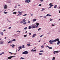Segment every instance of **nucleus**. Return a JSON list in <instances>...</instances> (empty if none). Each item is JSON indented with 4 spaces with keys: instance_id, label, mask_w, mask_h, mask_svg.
<instances>
[{
    "instance_id": "nucleus-39",
    "label": "nucleus",
    "mask_w": 60,
    "mask_h": 60,
    "mask_svg": "<svg viewBox=\"0 0 60 60\" xmlns=\"http://www.w3.org/2000/svg\"><path fill=\"white\" fill-rule=\"evenodd\" d=\"M43 50H41V51H39V52H43Z\"/></svg>"
},
{
    "instance_id": "nucleus-50",
    "label": "nucleus",
    "mask_w": 60,
    "mask_h": 60,
    "mask_svg": "<svg viewBox=\"0 0 60 60\" xmlns=\"http://www.w3.org/2000/svg\"><path fill=\"white\" fill-rule=\"evenodd\" d=\"M11 27H10L9 28H8V29H11Z\"/></svg>"
},
{
    "instance_id": "nucleus-9",
    "label": "nucleus",
    "mask_w": 60,
    "mask_h": 60,
    "mask_svg": "<svg viewBox=\"0 0 60 60\" xmlns=\"http://www.w3.org/2000/svg\"><path fill=\"white\" fill-rule=\"evenodd\" d=\"M36 21V19H34L32 20L33 22H35V21Z\"/></svg>"
},
{
    "instance_id": "nucleus-34",
    "label": "nucleus",
    "mask_w": 60,
    "mask_h": 60,
    "mask_svg": "<svg viewBox=\"0 0 60 60\" xmlns=\"http://www.w3.org/2000/svg\"><path fill=\"white\" fill-rule=\"evenodd\" d=\"M0 43L1 44H3V43H4L3 42H0Z\"/></svg>"
},
{
    "instance_id": "nucleus-4",
    "label": "nucleus",
    "mask_w": 60,
    "mask_h": 60,
    "mask_svg": "<svg viewBox=\"0 0 60 60\" xmlns=\"http://www.w3.org/2000/svg\"><path fill=\"white\" fill-rule=\"evenodd\" d=\"M55 41L54 40H51L49 41V42H55Z\"/></svg>"
},
{
    "instance_id": "nucleus-43",
    "label": "nucleus",
    "mask_w": 60,
    "mask_h": 60,
    "mask_svg": "<svg viewBox=\"0 0 60 60\" xmlns=\"http://www.w3.org/2000/svg\"><path fill=\"white\" fill-rule=\"evenodd\" d=\"M9 53H10V54H11V55H12V53L11 52H9Z\"/></svg>"
},
{
    "instance_id": "nucleus-57",
    "label": "nucleus",
    "mask_w": 60,
    "mask_h": 60,
    "mask_svg": "<svg viewBox=\"0 0 60 60\" xmlns=\"http://www.w3.org/2000/svg\"><path fill=\"white\" fill-rule=\"evenodd\" d=\"M29 34L30 35H31V33H30Z\"/></svg>"
},
{
    "instance_id": "nucleus-37",
    "label": "nucleus",
    "mask_w": 60,
    "mask_h": 60,
    "mask_svg": "<svg viewBox=\"0 0 60 60\" xmlns=\"http://www.w3.org/2000/svg\"><path fill=\"white\" fill-rule=\"evenodd\" d=\"M28 1V0H26L25 1V3H27Z\"/></svg>"
},
{
    "instance_id": "nucleus-30",
    "label": "nucleus",
    "mask_w": 60,
    "mask_h": 60,
    "mask_svg": "<svg viewBox=\"0 0 60 60\" xmlns=\"http://www.w3.org/2000/svg\"><path fill=\"white\" fill-rule=\"evenodd\" d=\"M19 49H22V47L21 46H20L18 48Z\"/></svg>"
},
{
    "instance_id": "nucleus-14",
    "label": "nucleus",
    "mask_w": 60,
    "mask_h": 60,
    "mask_svg": "<svg viewBox=\"0 0 60 60\" xmlns=\"http://www.w3.org/2000/svg\"><path fill=\"white\" fill-rule=\"evenodd\" d=\"M22 21H23V22H25L26 21V20L25 19H24L22 20Z\"/></svg>"
},
{
    "instance_id": "nucleus-49",
    "label": "nucleus",
    "mask_w": 60,
    "mask_h": 60,
    "mask_svg": "<svg viewBox=\"0 0 60 60\" xmlns=\"http://www.w3.org/2000/svg\"><path fill=\"white\" fill-rule=\"evenodd\" d=\"M27 36L26 35H24V37H26Z\"/></svg>"
},
{
    "instance_id": "nucleus-63",
    "label": "nucleus",
    "mask_w": 60,
    "mask_h": 60,
    "mask_svg": "<svg viewBox=\"0 0 60 60\" xmlns=\"http://www.w3.org/2000/svg\"><path fill=\"white\" fill-rule=\"evenodd\" d=\"M4 54V52H3L2 53V54Z\"/></svg>"
},
{
    "instance_id": "nucleus-2",
    "label": "nucleus",
    "mask_w": 60,
    "mask_h": 60,
    "mask_svg": "<svg viewBox=\"0 0 60 60\" xmlns=\"http://www.w3.org/2000/svg\"><path fill=\"white\" fill-rule=\"evenodd\" d=\"M16 56H10V57H8V58L9 59H11V58H12V57H15Z\"/></svg>"
},
{
    "instance_id": "nucleus-7",
    "label": "nucleus",
    "mask_w": 60,
    "mask_h": 60,
    "mask_svg": "<svg viewBox=\"0 0 60 60\" xmlns=\"http://www.w3.org/2000/svg\"><path fill=\"white\" fill-rule=\"evenodd\" d=\"M36 36V34H35L33 35L32 36V38H34Z\"/></svg>"
},
{
    "instance_id": "nucleus-13",
    "label": "nucleus",
    "mask_w": 60,
    "mask_h": 60,
    "mask_svg": "<svg viewBox=\"0 0 60 60\" xmlns=\"http://www.w3.org/2000/svg\"><path fill=\"white\" fill-rule=\"evenodd\" d=\"M57 43V45H59V44H60V41H59Z\"/></svg>"
},
{
    "instance_id": "nucleus-15",
    "label": "nucleus",
    "mask_w": 60,
    "mask_h": 60,
    "mask_svg": "<svg viewBox=\"0 0 60 60\" xmlns=\"http://www.w3.org/2000/svg\"><path fill=\"white\" fill-rule=\"evenodd\" d=\"M54 7V9H56V8L57 7V5H55V6Z\"/></svg>"
},
{
    "instance_id": "nucleus-27",
    "label": "nucleus",
    "mask_w": 60,
    "mask_h": 60,
    "mask_svg": "<svg viewBox=\"0 0 60 60\" xmlns=\"http://www.w3.org/2000/svg\"><path fill=\"white\" fill-rule=\"evenodd\" d=\"M44 35L43 34L42 35H41V36H40V37H42V36H43Z\"/></svg>"
},
{
    "instance_id": "nucleus-22",
    "label": "nucleus",
    "mask_w": 60,
    "mask_h": 60,
    "mask_svg": "<svg viewBox=\"0 0 60 60\" xmlns=\"http://www.w3.org/2000/svg\"><path fill=\"white\" fill-rule=\"evenodd\" d=\"M11 41H12V42L14 41H16V39H14L12 40Z\"/></svg>"
},
{
    "instance_id": "nucleus-62",
    "label": "nucleus",
    "mask_w": 60,
    "mask_h": 60,
    "mask_svg": "<svg viewBox=\"0 0 60 60\" xmlns=\"http://www.w3.org/2000/svg\"><path fill=\"white\" fill-rule=\"evenodd\" d=\"M31 51H34V49H32L31 50Z\"/></svg>"
},
{
    "instance_id": "nucleus-40",
    "label": "nucleus",
    "mask_w": 60,
    "mask_h": 60,
    "mask_svg": "<svg viewBox=\"0 0 60 60\" xmlns=\"http://www.w3.org/2000/svg\"><path fill=\"white\" fill-rule=\"evenodd\" d=\"M36 49H35L33 51H32V52L33 53V52H34V51H36Z\"/></svg>"
},
{
    "instance_id": "nucleus-20",
    "label": "nucleus",
    "mask_w": 60,
    "mask_h": 60,
    "mask_svg": "<svg viewBox=\"0 0 60 60\" xmlns=\"http://www.w3.org/2000/svg\"><path fill=\"white\" fill-rule=\"evenodd\" d=\"M55 60V57H53L52 58V60Z\"/></svg>"
},
{
    "instance_id": "nucleus-59",
    "label": "nucleus",
    "mask_w": 60,
    "mask_h": 60,
    "mask_svg": "<svg viewBox=\"0 0 60 60\" xmlns=\"http://www.w3.org/2000/svg\"><path fill=\"white\" fill-rule=\"evenodd\" d=\"M28 1L29 2H30V0H29Z\"/></svg>"
},
{
    "instance_id": "nucleus-36",
    "label": "nucleus",
    "mask_w": 60,
    "mask_h": 60,
    "mask_svg": "<svg viewBox=\"0 0 60 60\" xmlns=\"http://www.w3.org/2000/svg\"><path fill=\"white\" fill-rule=\"evenodd\" d=\"M4 13L5 14H7L8 13L7 12H5V11L4 12Z\"/></svg>"
},
{
    "instance_id": "nucleus-54",
    "label": "nucleus",
    "mask_w": 60,
    "mask_h": 60,
    "mask_svg": "<svg viewBox=\"0 0 60 60\" xmlns=\"http://www.w3.org/2000/svg\"><path fill=\"white\" fill-rule=\"evenodd\" d=\"M52 26H55V25H54L53 24H52Z\"/></svg>"
},
{
    "instance_id": "nucleus-8",
    "label": "nucleus",
    "mask_w": 60,
    "mask_h": 60,
    "mask_svg": "<svg viewBox=\"0 0 60 60\" xmlns=\"http://www.w3.org/2000/svg\"><path fill=\"white\" fill-rule=\"evenodd\" d=\"M4 9H7V6L6 5H5L4 6Z\"/></svg>"
},
{
    "instance_id": "nucleus-31",
    "label": "nucleus",
    "mask_w": 60,
    "mask_h": 60,
    "mask_svg": "<svg viewBox=\"0 0 60 60\" xmlns=\"http://www.w3.org/2000/svg\"><path fill=\"white\" fill-rule=\"evenodd\" d=\"M20 59H24V58L22 57H21L20 58Z\"/></svg>"
},
{
    "instance_id": "nucleus-56",
    "label": "nucleus",
    "mask_w": 60,
    "mask_h": 60,
    "mask_svg": "<svg viewBox=\"0 0 60 60\" xmlns=\"http://www.w3.org/2000/svg\"><path fill=\"white\" fill-rule=\"evenodd\" d=\"M30 21H28V23H30Z\"/></svg>"
},
{
    "instance_id": "nucleus-51",
    "label": "nucleus",
    "mask_w": 60,
    "mask_h": 60,
    "mask_svg": "<svg viewBox=\"0 0 60 60\" xmlns=\"http://www.w3.org/2000/svg\"><path fill=\"white\" fill-rule=\"evenodd\" d=\"M52 20H53V19H50V21H52Z\"/></svg>"
},
{
    "instance_id": "nucleus-64",
    "label": "nucleus",
    "mask_w": 60,
    "mask_h": 60,
    "mask_svg": "<svg viewBox=\"0 0 60 60\" xmlns=\"http://www.w3.org/2000/svg\"><path fill=\"white\" fill-rule=\"evenodd\" d=\"M59 13H60V11H59Z\"/></svg>"
},
{
    "instance_id": "nucleus-41",
    "label": "nucleus",
    "mask_w": 60,
    "mask_h": 60,
    "mask_svg": "<svg viewBox=\"0 0 60 60\" xmlns=\"http://www.w3.org/2000/svg\"><path fill=\"white\" fill-rule=\"evenodd\" d=\"M36 25H38H38H39V23H36Z\"/></svg>"
},
{
    "instance_id": "nucleus-42",
    "label": "nucleus",
    "mask_w": 60,
    "mask_h": 60,
    "mask_svg": "<svg viewBox=\"0 0 60 60\" xmlns=\"http://www.w3.org/2000/svg\"><path fill=\"white\" fill-rule=\"evenodd\" d=\"M41 48H43L44 47V45H42V46H41Z\"/></svg>"
},
{
    "instance_id": "nucleus-16",
    "label": "nucleus",
    "mask_w": 60,
    "mask_h": 60,
    "mask_svg": "<svg viewBox=\"0 0 60 60\" xmlns=\"http://www.w3.org/2000/svg\"><path fill=\"white\" fill-rule=\"evenodd\" d=\"M25 47V45H23L21 47L23 49H25V47Z\"/></svg>"
},
{
    "instance_id": "nucleus-21",
    "label": "nucleus",
    "mask_w": 60,
    "mask_h": 60,
    "mask_svg": "<svg viewBox=\"0 0 60 60\" xmlns=\"http://www.w3.org/2000/svg\"><path fill=\"white\" fill-rule=\"evenodd\" d=\"M31 26H29V29H31Z\"/></svg>"
},
{
    "instance_id": "nucleus-48",
    "label": "nucleus",
    "mask_w": 60,
    "mask_h": 60,
    "mask_svg": "<svg viewBox=\"0 0 60 60\" xmlns=\"http://www.w3.org/2000/svg\"><path fill=\"white\" fill-rule=\"evenodd\" d=\"M49 49H52V48L51 47H50Z\"/></svg>"
},
{
    "instance_id": "nucleus-44",
    "label": "nucleus",
    "mask_w": 60,
    "mask_h": 60,
    "mask_svg": "<svg viewBox=\"0 0 60 60\" xmlns=\"http://www.w3.org/2000/svg\"><path fill=\"white\" fill-rule=\"evenodd\" d=\"M26 29H27V27H26L24 29V30H26Z\"/></svg>"
},
{
    "instance_id": "nucleus-52",
    "label": "nucleus",
    "mask_w": 60,
    "mask_h": 60,
    "mask_svg": "<svg viewBox=\"0 0 60 60\" xmlns=\"http://www.w3.org/2000/svg\"><path fill=\"white\" fill-rule=\"evenodd\" d=\"M47 47H48V48H49V46H46V48H47Z\"/></svg>"
},
{
    "instance_id": "nucleus-3",
    "label": "nucleus",
    "mask_w": 60,
    "mask_h": 60,
    "mask_svg": "<svg viewBox=\"0 0 60 60\" xmlns=\"http://www.w3.org/2000/svg\"><path fill=\"white\" fill-rule=\"evenodd\" d=\"M36 28V26L35 25H32L31 26V28Z\"/></svg>"
},
{
    "instance_id": "nucleus-61",
    "label": "nucleus",
    "mask_w": 60,
    "mask_h": 60,
    "mask_svg": "<svg viewBox=\"0 0 60 60\" xmlns=\"http://www.w3.org/2000/svg\"><path fill=\"white\" fill-rule=\"evenodd\" d=\"M18 32H19V33H21V32L19 30V31H18Z\"/></svg>"
},
{
    "instance_id": "nucleus-33",
    "label": "nucleus",
    "mask_w": 60,
    "mask_h": 60,
    "mask_svg": "<svg viewBox=\"0 0 60 60\" xmlns=\"http://www.w3.org/2000/svg\"><path fill=\"white\" fill-rule=\"evenodd\" d=\"M17 13V12H14L13 13V14H16Z\"/></svg>"
},
{
    "instance_id": "nucleus-26",
    "label": "nucleus",
    "mask_w": 60,
    "mask_h": 60,
    "mask_svg": "<svg viewBox=\"0 0 60 60\" xmlns=\"http://www.w3.org/2000/svg\"><path fill=\"white\" fill-rule=\"evenodd\" d=\"M41 30V28H39L38 29V31H39L40 30Z\"/></svg>"
},
{
    "instance_id": "nucleus-60",
    "label": "nucleus",
    "mask_w": 60,
    "mask_h": 60,
    "mask_svg": "<svg viewBox=\"0 0 60 60\" xmlns=\"http://www.w3.org/2000/svg\"><path fill=\"white\" fill-rule=\"evenodd\" d=\"M17 6H15V8H17Z\"/></svg>"
},
{
    "instance_id": "nucleus-25",
    "label": "nucleus",
    "mask_w": 60,
    "mask_h": 60,
    "mask_svg": "<svg viewBox=\"0 0 60 60\" xmlns=\"http://www.w3.org/2000/svg\"><path fill=\"white\" fill-rule=\"evenodd\" d=\"M9 0V1H8V3H11V0Z\"/></svg>"
},
{
    "instance_id": "nucleus-10",
    "label": "nucleus",
    "mask_w": 60,
    "mask_h": 60,
    "mask_svg": "<svg viewBox=\"0 0 60 60\" xmlns=\"http://www.w3.org/2000/svg\"><path fill=\"white\" fill-rule=\"evenodd\" d=\"M10 46H11V47H12V48H14V47L15 46V45H14V44H12V45H10Z\"/></svg>"
},
{
    "instance_id": "nucleus-46",
    "label": "nucleus",
    "mask_w": 60,
    "mask_h": 60,
    "mask_svg": "<svg viewBox=\"0 0 60 60\" xmlns=\"http://www.w3.org/2000/svg\"><path fill=\"white\" fill-rule=\"evenodd\" d=\"M38 26H38V25H37V26H36V28H37L38 27Z\"/></svg>"
},
{
    "instance_id": "nucleus-32",
    "label": "nucleus",
    "mask_w": 60,
    "mask_h": 60,
    "mask_svg": "<svg viewBox=\"0 0 60 60\" xmlns=\"http://www.w3.org/2000/svg\"><path fill=\"white\" fill-rule=\"evenodd\" d=\"M52 4V3H50L49 4V6H50H50H51Z\"/></svg>"
},
{
    "instance_id": "nucleus-28",
    "label": "nucleus",
    "mask_w": 60,
    "mask_h": 60,
    "mask_svg": "<svg viewBox=\"0 0 60 60\" xmlns=\"http://www.w3.org/2000/svg\"><path fill=\"white\" fill-rule=\"evenodd\" d=\"M44 10H45L44 8H43L42 9V10H41V11H44Z\"/></svg>"
},
{
    "instance_id": "nucleus-23",
    "label": "nucleus",
    "mask_w": 60,
    "mask_h": 60,
    "mask_svg": "<svg viewBox=\"0 0 60 60\" xmlns=\"http://www.w3.org/2000/svg\"><path fill=\"white\" fill-rule=\"evenodd\" d=\"M0 34L1 35H4V34H3V32H2L0 33Z\"/></svg>"
},
{
    "instance_id": "nucleus-1",
    "label": "nucleus",
    "mask_w": 60,
    "mask_h": 60,
    "mask_svg": "<svg viewBox=\"0 0 60 60\" xmlns=\"http://www.w3.org/2000/svg\"><path fill=\"white\" fill-rule=\"evenodd\" d=\"M28 53V52L27 51H24L22 53V54H25V55H26V54H27Z\"/></svg>"
},
{
    "instance_id": "nucleus-24",
    "label": "nucleus",
    "mask_w": 60,
    "mask_h": 60,
    "mask_svg": "<svg viewBox=\"0 0 60 60\" xmlns=\"http://www.w3.org/2000/svg\"><path fill=\"white\" fill-rule=\"evenodd\" d=\"M59 52L58 51H54V52H55V53H58Z\"/></svg>"
},
{
    "instance_id": "nucleus-19",
    "label": "nucleus",
    "mask_w": 60,
    "mask_h": 60,
    "mask_svg": "<svg viewBox=\"0 0 60 60\" xmlns=\"http://www.w3.org/2000/svg\"><path fill=\"white\" fill-rule=\"evenodd\" d=\"M27 45L29 47H30V43L28 44H27Z\"/></svg>"
},
{
    "instance_id": "nucleus-58",
    "label": "nucleus",
    "mask_w": 60,
    "mask_h": 60,
    "mask_svg": "<svg viewBox=\"0 0 60 60\" xmlns=\"http://www.w3.org/2000/svg\"><path fill=\"white\" fill-rule=\"evenodd\" d=\"M52 43H52V42H50V44H52Z\"/></svg>"
},
{
    "instance_id": "nucleus-45",
    "label": "nucleus",
    "mask_w": 60,
    "mask_h": 60,
    "mask_svg": "<svg viewBox=\"0 0 60 60\" xmlns=\"http://www.w3.org/2000/svg\"><path fill=\"white\" fill-rule=\"evenodd\" d=\"M18 13H22V12H21L20 11H18Z\"/></svg>"
},
{
    "instance_id": "nucleus-29",
    "label": "nucleus",
    "mask_w": 60,
    "mask_h": 60,
    "mask_svg": "<svg viewBox=\"0 0 60 60\" xmlns=\"http://www.w3.org/2000/svg\"><path fill=\"white\" fill-rule=\"evenodd\" d=\"M43 54L42 53H39V55H42Z\"/></svg>"
},
{
    "instance_id": "nucleus-5",
    "label": "nucleus",
    "mask_w": 60,
    "mask_h": 60,
    "mask_svg": "<svg viewBox=\"0 0 60 60\" xmlns=\"http://www.w3.org/2000/svg\"><path fill=\"white\" fill-rule=\"evenodd\" d=\"M55 42H56V41H57L59 42V39L58 38H57V39H56L55 40Z\"/></svg>"
},
{
    "instance_id": "nucleus-53",
    "label": "nucleus",
    "mask_w": 60,
    "mask_h": 60,
    "mask_svg": "<svg viewBox=\"0 0 60 60\" xmlns=\"http://www.w3.org/2000/svg\"><path fill=\"white\" fill-rule=\"evenodd\" d=\"M41 2H43V0H40Z\"/></svg>"
},
{
    "instance_id": "nucleus-17",
    "label": "nucleus",
    "mask_w": 60,
    "mask_h": 60,
    "mask_svg": "<svg viewBox=\"0 0 60 60\" xmlns=\"http://www.w3.org/2000/svg\"><path fill=\"white\" fill-rule=\"evenodd\" d=\"M53 5H51V6H50V7H49V8L48 9H49V8H51V7H52V6H53Z\"/></svg>"
},
{
    "instance_id": "nucleus-11",
    "label": "nucleus",
    "mask_w": 60,
    "mask_h": 60,
    "mask_svg": "<svg viewBox=\"0 0 60 60\" xmlns=\"http://www.w3.org/2000/svg\"><path fill=\"white\" fill-rule=\"evenodd\" d=\"M22 15V13H19V14H18L17 15V16H21Z\"/></svg>"
},
{
    "instance_id": "nucleus-35",
    "label": "nucleus",
    "mask_w": 60,
    "mask_h": 60,
    "mask_svg": "<svg viewBox=\"0 0 60 60\" xmlns=\"http://www.w3.org/2000/svg\"><path fill=\"white\" fill-rule=\"evenodd\" d=\"M24 22H23V21H22L20 22V24H22V23H23Z\"/></svg>"
},
{
    "instance_id": "nucleus-47",
    "label": "nucleus",
    "mask_w": 60,
    "mask_h": 60,
    "mask_svg": "<svg viewBox=\"0 0 60 60\" xmlns=\"http://www.w3.org/2000/svg\"><path fill=\"white\" fill-rule=\"evenodd\" d=\"M38 6H41V4H40L38 5Z\"/></svg>"
},
{
    "instance_id": "nucleus-6",
    "label": "nucleus",
    "mask_w": 60,
    "mask_h": 60,
    "mask_svg": "<svg viewBox=\"0 0 60 60\" xmlns=\"http://www.w3.org/2000/svg\"><path fill=\"white\" fill-rule=\"evenodd\" d=\"M52 16V15H49V14H47L46 15V17H50V16Z\"/></svg>"
},
{
    "instance_id": "nucleus-18",
    "label": "nucleus",
    "mask_w": 60,
    "mask_h": 60,
    "mask_svg": "<svg viewBox=\"0 0 60 60\" xmlns=\"http://www.w3.org/2000/svg\"><path fill=\"white\" fill-rule=\"evenodd\" d=\"M23 25H26V22H24L23 23Z\"/></svg>"
},
{
    "instance_id": "nucleus-55",
    "label": "nucleus",
    "mask_w": 60,
    "mask_h": 60,
    "mask_svg": "<svg viewBox=\"0 0 60 60\" xmlns=\"http://www.w3.org/2000/svg\"><path fill=\"white\" fill-rule=\"evenodd\" d=\"M44 18H46V16H44Z\"/></svg>"
},
{
    "instance_id": "nucleus-38",
    "label": "nucleus",
    "mask_w": 60,
    "mask_h": 60,
    "mask_svg": "<svg viewBox=\"0 0 60 60\" xmlns=\"http://www.w3.org/2000/svg\"><path fill=\"white\" fill-rule=\"evenodd\" d=\"M27 15V14H25V15H22V16H26Z\"/></svg>"
},
{
    "instance_id": "nucleus-12",
    "label": "nucleus",
    "mask_w": 60,
    "mask_h": 60,
    "mask_svg": "<svg viewBox=\"0 0 60 60\" xmlns=\"http://www.w3.org/2000/svg\"><path fill=\"white\" fill-rule=\"evenodd\" d=\"M12 41L11 40L9 41L8 42V43H12Z\"/></svg>"
}]
</instances>
